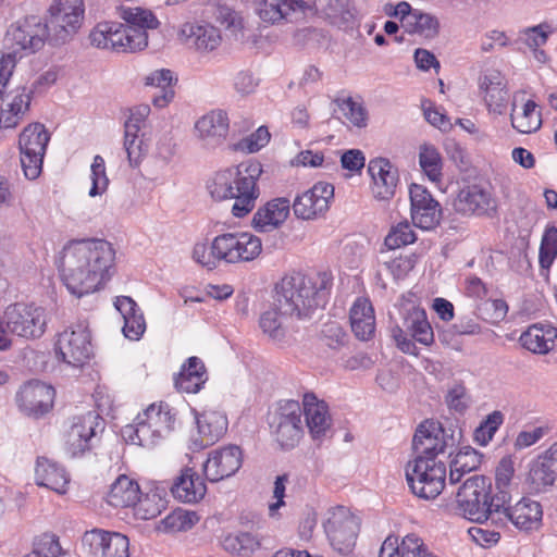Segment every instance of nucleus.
Listing matches in <instances>:
<instances>
[{
  "instance_id": "nucleus-1",
  "label": "nucleus",
  "mask_w": 557,
  "mask_h": 557,
  "mask_svg": "<svg viewBox=\"0 0 557 557\" xmlns=\"http://www.w3.org/2000/svg\"><path fill=\"white\" fill-rule=\"evenodd\" d=\"M115 259L112 245L104 239H85L63 250L60 271L71 294L78 298L94 293L110 280Z\"/></svg>"
},
{
  "instance_id": "nucleus-2",
  "label": "nucleus",
  "mask_w": 557,
  "mask_h": 557,
  "mask_svg": "<svg viewBox=\"0 0 557 557\" xmlns=\"http://www.w3.org/2000/svg\"><path fill=\"white\" fill-rule=\"evenodd\" d=\"M331 287V276L325 272L315 276L294 273L285 275L275 285L273 301L285 314L302 319L325 306Z\"/></svg>"
},
{
  "instance_id": "nucleus-3",
  "label": "nucleus",
  "mask_w": 557,
  "mask_h": 557,
  "mask_svg": "<svg viewBox=\"0 0 557 557\" xmlns=\"http://www.w3.org/2000/svg\"><path fill=\"white\" fill-rule=\"evenodd\" d=\"M262 252V240L249 232L223 233L210 246L199 243L193 249V259L207 268L216 269L221 263L235 264L257 259Z\"/></svg>"
},
{
  "instance_id": "nucleus-4",
  "label": "nucleus",
  "mask_w": 557,
  "mask_h": 557,
  "mask_svg": "<svg viewBox=\"0 0 557 557\" xmlns=\"http://www.w3.org/2000/svg\"><path fill=\"white\" fill-rule=\"evenodd\" d=\"M262 172L260 164H250L243 173L239 169H226L214 174L207 188L215 200L234 199L232 213L236 218L247 215L259 197L257 177Z\"/></svg>"
},
{
  "instance_id": "nucleus-5",
  "label": "nucleus",
  "mask_w": 557,
  "mask_h": 557,
  "mask_svg": "<svg viewBox=\"0 0 557 557\" xmlns=\"http://www.w3.org/2000/svg\"><path fill=\"white\" fill-rule=\"evenodd\" d=\"M119 16L124 23L116 22L111 35V44L106 50L114 52H135L148 46V29H156L159 21L149 10L141 8H119Z\"/></svg>"
},
{
  "instance_id": "nucleus-6",
  "label": "nucleus",
  "mask_w": 557,
  "mask_h": 557,
  "mask_svg": "<svg viewBox=\"0 0 557 557\" xmlns=\"http://www.w3.org/2000/svg\"><path fill=\"white\" fill-rule=\"evenodd\" d=\"M460 515L466 519L484 523L488 520L497 523L504 506L495 507L494 493L490 480L483 475H473L467 479L459 487L456 496Z\"/></svg>"
},
{
  "instance_id": "nucleus-7",
  "label": "nucleus",
  "mask_w": 557,
  "mask_h": 557,
  "mask_svg": "<svg viewBox=\"0 0 557 557\" xmlns=\"http://www.w3.org/2000/svg\"><path fill=\"white\" fill-rule=\"evenodd\" d=\"M46 325L42 307L21 302L9 306L3 315H0V350L11 347L10 334L35 339L44 335Z\"/></svg>"
},
{
  "instance_id": "nucleus-8",
  "label": "nucleus",
  "mask_w": 557,
  "mask_h": 557,
  "mask_svg": "<svg viewBox=\"0 0 557 557\" xmlns=\"http://www.w3.org/2000/svg\"><path fill=\"white\" fill-rule=\"evenodd\" d=\"M401 323L392 327V337L396 342L397 347L408 355H418L414 341L430 346L434 342V332L428 321L426 312L420 307L413 305H405L400 309Z\"/></svg>"
},
{
  "instance_id": "nucleus-9",
  "label": "nucleus",
  "mask_w": 557,
  "mask_h": 557,
  "mask_svg": "<svg viewBox=\"0 0 557 557\" xmlns=\"http://www.w3.org/2000/svg\"><path fill=\"white\" fill-rule=\"evenodd\" d=\"M446 466L442 460L414 458L406 467V480L411 492L423 499H434L443 491Z\"/></svg>"
},
{
  "instance_id": "nucleus-10",
  "label": "nucleus",
  "mask_w": 557,
  "mask_h": 557,
  "mask_svg": "<svg viewBox=\"0 0 557 557\" xmlns=\"http://www.w3.org/2000/svg\"><path fill=\"white\" fill-rule=\"evenodd\" d=\"M83 20V0H54L44 22L50 42L61 45L69 41L81 28Z\"/></svg>"
},
{
  "instance_id": "nucleus-11",
  "label": "nucleus",
  "mask_w": 557,
  "mask_h": 557,
  "mask_svg": "<svg viewBox=\"0 0 557 557\" xmlns=\"http://www.w3.org/2000/svg\"><path fill=\"white\" fill-rule=\"evenodd\" d=\"M50 135L41 123H32L20 134L21 165L27 180H35L40 175Z\"/></svg>"
},
{
  "instance_id": "nucleus-12",
  "label": "nucleus",
  "mask_w": 557,
  "mask_h": 557,
  "mask_svg": "<svg viewBox=\"0 0 557 557\" xmlns=\"http://www.w3.org/2000/svg\"><path fill=\"white\" fill-rule=\"evenodd\" d=\"M57 356L73 368L83 367L92 355L91 336L87 324L77 323L59 334Z\"/></svg>"
},
{
  "instance_id": "nucleus-13",
  "label": "nucleus",
  "mask_w": 557,
  "mask_h": 557,
  "mask_svg": "<svg viewBox=\"0 0 557 557\" xmlns=\"http://www.w3.org/2000/svg\"><path fill=\"white\" fill-rule=\"evenodd\" d=\"M46 40L50 41V36L45 23L40 17L32 15L10 26L4 37V47L18 54L23 51L33 53L41 49Z\"/></svg>"
},
{
  "instance_id": "nucleus-14",
  "label": "nucleus",
  "mask_w": 557,
  "mask_h": 557,
  "mask_svg": "<svg viewBox=\"0 0 557 557\" xmlns=\"http://www.w3.org/2000/svg\"><path fill=\"white\" fill-rule=\"evenodd\" d=\"M301 406L296 400L280 403L270 426L283 449L294 448L302 436Z\"/></svg>"
},
{
  "instance_id": "nucleus-15",
  "label": "nucleus",
  "mask_w": 557,
  "mask_h": 557,
  "mask_svg": "<svg viewBox=\"0 0 557 557\" xmlns=\"http://www.w3.org/2000/svg\"><path fill=\"white\" fill-rule=\"evenodd\" d=\"M454 431L446 430L440 422L424 421L417 429L412 447L416 458H429L438 460L437 456L444 454L447 448L455 446Z\"/></svg>"
},
{
  "instance_id": "nucleus-16",
  "label": "nucleus",
  "mask_w": 557,
  "mask_h": 557,
  "mask_svg": "<svg viewBox=\"0 0 557 557\" xmlns=\"http://www.w3.org/2000/svg\"><path fill=\"white\" fill-rule=\"evenodd\" d=\"M323 527L335 550L343 555L352 550L359 525L356 517L346 507L338 506L331 509Z\"/></svg>"
},
{
  "instance_id": "nucleus-17",
  "label": "nucleus",
  "mask_w": 557,
  "mask_h": 557,
  "mask_svg": "<svg viewBox=\"0 0 557 557\" xmlns=\"http://www.w3.org/2000/svg\"><path fill=\"white\" fill-rule=\"evenodd\" d=\"M104 430V420L96 411L75 417L66 435V450L72 457L79 456L94 446V441Z\"/></svg>"
},
{
  "instance_id": "nucleus-18",
  "label": "nucleus",
  "mask_w": 557,
  "mask_h": 557,
  "mask_svg": "<svg viewBox=\"0 0 557 557\" xmlns=\"http://www.w3.org/2000/svg\"><path fill=\"white\" fill-rule=\"evenodd\" d=\"M54 389L38 380L24 383L17 391L15 400L18 409L26 416L39 418L53 406Z\"/></svg>"
},
{
  "instance_id": "nucleus-19",
  "label": "nucleus",
  "mask_w": 557,
  "mask_h": 557,
  "mask_svg": "<svg viewBox=\"0 0 557 557\" xmlns=\"http://www.w3.org/2000/svg\"><path fill=\"white\" fill-rule=\"evenodd\" d=\"M83 547L91 557H128L127 536L101 529L86 531L82 539Z\"/></svg>"
},
{
  "instance_id": "nucleus-20",
  "label": "nucleus",
  "mask_w": 557,
  "mask_h": 557,
  "mask_svg": "<svg viewBox=\"0 0 557 557\" xmlns=\"http://www.w3.org/2000/svg\"><path fill=\"white\" fill-rule=\"evenodd\" d=\"M333 197L334 186L319 182L310 189L298 195L290 207L297 219L314 220L329 210Z\"/></svg>"
},
{
  "instance_id": "nucleus-21",
  "label": "nucleus",
  "mask_w": 557,
  "mask_h": 557,
  "mask_svg": "<svg viewBox=\"0 0 557 557\" xmlns=\"http://www.w3.org/2000/svg\"><path fill=\"white\" fill-rule=\"evenodd\" d=\"M499 513L496 524L510 521L518 530L525 532L539 530L542 525V506L529 497H522L513 506L505 505Z\"/></svg>"
},
{
  "instance_id": "nucleus-22",
  "label": "nucleus",
  "mask_w": 557,
  "mask_h": 557,
  "mask_svg": "<svg viewBox=\"0 0 557 557\" xmlns=\"http://www.w3.org/2000/svg\"><path fill=\"white\" fill-rule=\"evenodd\" d=\"M243 463V453L236 445H227L209 453L203 472L210 482H219L234 475Z\"/></svg>"
},
{
  "instance_id": "nucleus-23",
  "label": "nucleus",
  "mask_w": 557,
  "mask_h": 557,
  "mask_svg": "<svg viewBox=\"0 0 557 557\" xmlns=\"http://www.w3.org/2000/svg\"><path fill=\"white\" fill-rule=\"evenodd\" d=\"M409 195L413 224L422 230L435 227L442 216L440 203L422 185L412 184Z\"/></svg>"
},
{
  "instance_id": "nucleus-24",
  "label": "nucleus",
  "mask_w": 557,
  "mask_h": 557,
  "mask_svg": "<svg viewBox=\"0 0 557 557\" xmlns=\"http://www.w3.org/2000/svg\"><path fill=\"white\" fill-rule=\"evenodd\" d=\"M453 206L454 210L462 215H491L496 211V201L492 194L479 185L461 188Z\"/></svg>"
},
{
  "instance_id": "nucleus-25",
  "label": "nucleus",
  "mask_w": 557,
  "mask_h": 557,
  "mask_svg": "<svg viewBox=\"0 0 557 557\" xmlns=\"http://www.w3.org/2000/svg\"><path fill=\"white\" fill-rule=\"evenodd\" d=\"M230 128L227 114L213 110L197 120L195 135L207 149H215L224 144Z\"/></svg>"
},
{
  "instance_id": "nucleus-26",
  "label": "nucleus",
  "mask_w": 557,
  "mask_h": 557,
  "mask_svg": "<svg viewBox=\"0 0 557 557\" xmlns=\"http://www.w3.org/2000/svg\"><path fill=\"white\" fill-rule=\"evenodd\" d=\"M372 178V194L375 199L389 200L394 197L399 182L398 169L385 158L372 159L368 164Z\"/></svg>"
},
{
  "instance_id": "nucleus-27",
  "label": "nucleus",
  "mask_w": 557,
  "mask_h": 557,
  "mask_svg": "<svg viewBox=\"0 0 557 557\" xmlns=\"http://www.w3.org/2000/svg\"><path fill=\"white\" fill-rule=\"evenodd\" d=\"M528 482L530 490L535 493L557 486V442L533 462Z\"/></svg>"
},
{
  "instance_id": "nucleus-28",
  "label": "nucleus",
  "mask_w": 557,
  "mask_h": 557,
  "mask_svg": "<svg viewBox=\"0 0 557 557\" xmlns=\"http://www.w3.org/2000/svg\"><path fill=\"white\" fill-rule=\"evenodd\" d=\"M302 0H256V11L263 23L280 24L292 22L297 15L304 14Z\"/></svg>"
},
{
  "instance_id": "nucleus-29",
  "label": "nucleus",
  "mask_w": 557,
  "mask_h": 557,
  "mask_svg": "<svg viewBox=\"0 0 557 557\" xmlns=\"http://www.w3.org/2000/svg\"><path fill=\"white\" fill-rule=\"evenodd\" d=\"M290 201L285 198H275L260 207L253 214L251 225L259 233H269L277 230L288 218Z\"/></svg>"
},
{
  "instance_id": "nucleus-30",
  "label": "nucleus",
  "mask_w": 557,
  "mask_h": 557,
  "mask_svg": "<svg viewBox=\"0 0 557 557\" xmlns=\"http://www.w3.org/2000/svg\"><path fill=\"white\" fill-rule=\"evenodd\" d=\"M181 39L189 47L198 51H212L221 44L220 30L211 24L190 23L182 25Z\"/></svg>"
},
{
  "instance_id": "nucleus-31",
  "label": "nucleus",
  "mask_w": 557,
  "mask_h": 557,
  "mask_svg": "<svg viewBox=\"0 0 557 557\" xmlns=\"http://www.w3.org/2000/svg\"><path fill=\"white\" fill-rule=\"evenodd\" d=\"M484 101L490 112L503 114L506 111L509 92L505 77L498 71H487L480 81Z\"/></svg>"
},
{
  "instance_id": "nucleus-32",
  "label": "nucleus",
  "mask_w": 557,
  "mask_h": 557,
  "mask_svg": "<svg viewBox=\"0 0 557 557\" xmlns=\"http://www.w3.org/2000/svg\"><path fill=\"white\" fill-rule=\"evenodd\" d=\"M379 557H437L432 554L423 540L408 534L399 542L397 536H388L383 542Z\"/></svg>"
},
{
  "instance_id": "nucleus-33",
  "label": "nucleus",
  "mask_w": 557,
  "mask_h": 557,
  "mask_svg": "<svg viewBox=\"0 0 557 557\" xmlns=\"http://www.w3.org/2000/svg\"><path fill=\"white\" fill-rule=\"evenodd\" d=\"M302 413L306 418V424L314 440L325 436L331 426V418L327 405L319 400L314 394H305L302 399Z\"/></svg>"
},
{
  "instance_id": "nucleus-34",
  "label": "nucleus",
  "mask_w": 557,
  "mask_h": 557,
  "mask_svg": "<svg viewBox=\"0 0 557 557\" xmlns=\"http://www.w3.org/2000/svg\"><path fill=\"white\" fill-rule=\"evenodd\" d=\"M36 483L58 494H65L70 484V476L59 463L46 458L37 459L35 469Z\"/></svg>"
},
{
  "instance_id": "nucleus-35",
  "label": "nucleus",
  "mask_w": 557,
  "mask_h": 557,
  "mask_svg": "<svg viewBox=\"0 0 557 557\" xmlns=\"http://www.w3.org/2000/svg\"><path fill=\"white\" fill-rule=\"evenodd\" d=\"M351 331L360 341H369L375 332L374 309L369 299L359 297L349 311Z\"/></svg>"
},
{
  "instance_id": "nucleus-36",
  "label": "nucleus",
  "mask_w": 557,
  "mask_h": 557,
  "mask_svg": "<svg viewBox=\"0 0 557 557\" xmlns=\"http://www.w3.org/2000/svg\"><path fill=\"white\" fill-rule=\"evenodd\" d=\"M520 343L533 354L546 355L557 345V329L552 325L533 324L521 334Z\"/></svg>"
},
{
  "instance_id": "nucleus-37",
  "label": "nucleus",
  "mask_w": 557,
  "mask_h": 557,
  "mask_svg": "<svg viewBox=\"0 0 557 557\" xmlns=\"http://www.w3.org/2000/svg\"><path fill=\"white\" fill-rule=\"evenodd\" d=\"M201 446L213 445L221 440L227 431L226 416L216 410H206L196 417Z\"/></svg>"
},
{
  "instance_id": "nucleus-38",
  "label": "nucleus",
  "mask_w": 557,
  "mask_h": 557,
  "mask_svg": "<svg viewBox=\"0 0 557 557\" xmlns=\"http://www.w3.org/2000/svg\"><path fill=\"white\" fill-rule=\"evenodd\" d=\"M208 380L203 362L198 357H190L175 377V387L184 393H198Z\"/></svg>"
},
{
  "instance_id": "nucleus-39",
  "label": "nucleus",
  "mask_w": 557,
  "mask_h": 557,
  "mask_svg": "<svg viewBox=\"0 0 557 557\" xmlns=\"http://www.w3.org/2000/svg\"><path fill=\"white\" fill-rule=\"evenodd\" d=\"M172 494L184 503H196L203 498L206 484L191 469H185L174 482Z\"/></svg>"
},
{
  "instance_id": "nucleus-40",
  "label": "nucleus",
  "mask_w": 557,
  "mask_h": 557,
  "mask_svg": "<svg viewBox=\"0 0 557 557\" xmlns=\"http://www.w3.org/2000/svg\"><path fill=\"white\" fill-rule=\"evenodd\" d=\"M139 498L140 488L138 483L124 474L114 481L107 495L108 504L115 508L135 506Z\"/></svg>"
},
{
  "instance_id": "nucleus-41",
  "label": "nucleus",
  "mask_w": 557,
  "mask_h": 557,
  "mask_svg": "<svg viewBox=\"0 0 557 557\" xmlns=\"http://www.w3.org/2000/svg\"><path fill=\"white\" fill-rule=\"evenodd\" d=\"M293 314H285L274 304L260 314L259 326L262 333L272 342H285L288 334L287 319Z\"/></svg>"
},
{
  "instance_id": "nucleus-42",
  "label": "nucleus",
  "mask_w": 557,
  "mask_h": 557,
  "mask_svg": "<svg viewBox=\"0 0 557 557\" xmlns=\"http://www.w3.org/2000/svg\"><path fill=\"white\" fill-rule=\"evenodd\" d=\"M139 416L143 421H147L157 435L165 437L174 429L175 414L172 413L168 404H151L146 410L139 413Z\"/></svg>"
},
{
  "instance_id": "nucleus-43",
  "label": "nucleus",
  "mask_w": 557,
  "mask_h": 557,
  "mask_svg": "<svg viewBox=\"0 0 557 557\" xmlns=\"http://www.w3.org/2000/svg\"><path fill=\"white\" fill-rule=\"evenodd\" d=\"M515 473L513 461L509 457H504L495 471V484L492 486L495 502L498 506H505L511 500V486Z\"/></svg>"
},
{
  "instance_id": "nucleus-44",
  "label": "nucleus",
  "mask_w": 557,
  "mask_h": 557,
  "mask_svg": "<svg viewBox=\"0 0 557 557\" xmlns=\"http://www.w3.org/2000/svg\"><path fill=\"white\" fill-rule=\"evenodd\" d=\"M510 120L512 127L522 134H531L542 126V113L533 100H528L521 112H516V106L512 104Z\"/></svg>"
},
{
  "instance_id": "nucleus-45",
  "label": "nucleus",
  "mask_w": 557,
  "mask_h": 557,
  "mask_svg": "<svg viewBox=\"0 0 557 557\" xmlns=\"http://www.w3.org/2000/svg\"><path fill=\"white\" fill-rule=\"evenodd\" d=\"M482 462V455L472 447H463L450 461L449 481L458 483L463 474L476 470Z\"/></svg>"
},
{
  "instance_id": "nucleus-46",
  "label": "nucleus",
  "mask_w": 557,
  "mask_h": 557,
  "mask_svg": "<svg viewBox=\"0 0 557 557\" xmlns=\"http://www.w3.org/2000/svg\"><path fill=\"white\" fill-rule=\"evenodd\" d=\"M173 73L170 70H158L146 77V85L158 88L152 102L158 108L165 107L174 97Z\"/></svg>"
},
{
  "instance_id": "nucleus-47",
  "label": "nucleus",
  "mask_w": 557,
  "mask_h": 557,
  "mask_svg": "<svg viewBox=\"0 0 557 557\" xmlns=\"http://www.w3.org/2000/svg\"><path fill=\"white\" fill-rule=\"evenodd\" d=\"M406 30L425 39H433L438 35L440 22L432 14L414 10V13L408 17Z\"/></svg>"
},
{
  "instance_id": "nucleus-48",
  "label": "nucleus",
  "mask_w": 557,
  "mask_h": 557,
  "mask_svg": "<svg viewBox=\"0 0 557 557\" xmlns=\"http://www.w3.org/2000/svg\"><path fill=\"white\" fill-rule=\"evenodd\" d=\"M123 436L132 444L143 447H152L160 438H163L162 435H157L147 421H143V419H140L139 414L137 416L134 425L125 426L123 430Z\"/></svg>"
},
{
  "instance_id": "nucleus-49",
  "label": "nucleus",
  "mask_w": 557,
  "mask_h": 557,
  "mask_svg": "<svg viewBox=\"0 0 557 557\" xmlns=\"http://www.w3.org/2000/svg\"><path fill=\"white\" fill-rule=\"evenodd\" d=\"M222 547L227 553L246 557L259 547V542L251 533L239 532L225 535L222 540Z\"/></svg>"
},
{
  "instance_id": "nucleus-50",
  "label": "nucleus",
  "mask_w": 557,
  "mask_h": 557,
  "mask_svg": "<svg viewBox=\"0 0 557 557\" xmlns=\"http://www.w3.org/2000/svg\"><path fill=\"white\" fill-rule=\"evenodd\" d=\"M419 163L422 171L432 182L442 177V158L434 146L423 145L420 147Z\"/></svg>"
},
{
  "instance_id": "nucleus-51",
  "label": "nucleus",
  "mask_w": 557,
  "mask_h": 557,
  "mask_svg": "<svg viewBox=\"0 0 557 557\" xmlns=\"http://www.w3.org/2000/svg\"><path fill=\"white\" fill-rule=\"evenodd\" d=\"M348 0H314L313 7L315 12L327 18L332 24H339L346 21Z\"/></svg>"
},
{
  "instance_id": "nucleus-52",
  "label": "nucleus",
  "mask_w": 557,
  "mask_h": 557,
  "mask_svg": "<svg viewBox=\"0 0 557 557\" xmlns=\"http://www.w3.org/2000/svg\"><path fill=\"white\" fill-rule=\"evenodd\" d=\"M504 422V414L495 410L487 414V417L480 423L474 431V440L481 446H486L493 438L498 428Z\"/></svg>"
},
{
  "instance_id": "nucleus-53",
  "label": "nucleus",
  "mask_w": 557,
  "mask_h": 557,
  "mask_svg": "<svg viewBox=\"0 0 557 557\" xmlns=\"http://www.w3.org/2000/svg\"><path fill=\"white\" fill-rule=\"evenodd\" d=\"M417 237L411 225L404 221L392 227L385 237L384 244L388 249H397L414 243Z\"/></svg>"
},
{
  "instance_id": "nucleus-54",
  "label": "nucleus",
  "mask_w": 557,
  "mask_h": 557,
  "mask_svg": "<svg viewBox=\"0 0 557 557\" xmlns=\"http://www.w3.org/2000/svg\"><path fill=\"white\" fill-rule=\"evenodd\" d=\"M335 103L354 126L359 128L367 126L368 113L361 103L355 102L350 97L336 99Z\"/></svg>"
},
{
  "instance_id": "nucleus-55",
  "label": "nucleus",
  "mask_w": 557,
  "mask_h": 557,
  "mask_svg": "<svg viewBox=\"0 0 557 557\" xmlns=\"http://www.w3.org/2000/svg\"><path fill=\"white\" fill-rule=\"evenodd\" d=\"M557 257V228L550 227L543 235L539 262L542 270H549L555 258Z\"/></svg>"
},
{
  "instance_id": "nucleus-56",
  "label": "nucleus",
  "mask_w": 557,
  "mask_h": 557,
  "mask_svg": "<svg viewBox=\"0 0 557 557\" xmlns=\"http://www.w3.org/2000/svg\"><path fill=\"white\" fill-rule=\"evenodd\" d=\"M90 172L91 188L89 189L88 195L90 197L102 195L108 188L109 178L106 173L104 159L101 156H95L90 166Z\"/></svg>"
},
{
  "instance_id": "nucleus-57",
  "label": "nucleus",
  "mask_w": 557,
  "mask_h": 557,
  "mask_svg": "<svg viewBox=\"0 0 557 557\" xmlns=\"http://www.w3.org/2000/svg\"><path fill=\"white\" fill-rule=\"evenodd\" d=\"M124 149L131 165H136L140 162L141 158L147 153L148 146L138 136V132L127 133L125 129L124 135Z\"/></svg>"
},
{
  "instance_id": "nucleus-58",
  "label": "nucleus",
  "mask_w": 557,
  "mask_h": 557,
  "mask_svg": "<svg viewBox=\"0 0 557 557\" xmlns=\"http://www.w3.org/2000/svg\"><path fill=\"white\" fill-rule=\"evenodd\" d=\"M21 58L22 54H18L13 49H8L7 52L0 51V99L3 96L10 77L12 76L16 61Z\"/></svg>"
},
{
  "instance_id": "nucleus-59",
  "label": "nucleus",
  "mask_w": 557,
  "mask_h": 557,
  "mask_svg": "<svg viewBox=\"0 0 557 557\" xmlns=\"http://www.w3.org/2000/svg\"><path fill=\"white\" fill-rule=\"evenodd\" d=\"M322 341L332 349H339L346 344L347 334L339 323L329 322L321 331Z\"/></svg>"
},
{
  "instance_id": "nucleus-60",
  "label": "nucleus",
  "mask_w": 557,
  "mask_h": 557,
  "mask_svg": "<svg viewBox=\"0 0 557 557\" xmlns=\"http://www.w3.org/2000/svg\"><path fill=\"white\" fill-rule=\"evenodd\" d=\"M270 140V133L265 126H260L250 136L243 138L236 146L237 149L252 153L259 151Z\"/></svg>"
},
{
  "instance_id": "nucleus-61",
  "label": "nucleus",
  "mask_w": 557,
  "mask_h": 557,
  "mask_svg": "<svg viewBox=\"0 0 557 557\" xmlns=\"http://www.w3.org/2000/svg\"><path fill=\"white\" fill-rule=\"evenodd\" d=\"M33 550L37 557H58L61 546L58 537L46 533L36 539Z\"/></svg>"
},
{
  "instance_id": "nucleus-62",
  "label": "nucleus",
  "mask_w": 557,
  "mask_h": 557,
  "mask_svg": "<svg viewBox=\"0 0 557 557\" xmlns=\"http://www.w3.org/2000/svg\"><path fill=\"white\" fill-rule=\"evenodd\" d=\"M113 27H116V22L106 21L98 23L89 34L91 46L98 49H107L108 44H111Z\"/></svg>"
},
{
  "instance_id": "nucleus-63",
  "label": "nucleus",
  "mask_w": 557,
  "mask_h": 557,
  "mask_svg": "<svg viewBox=\"0 0 557 557\" xmlns=\"http://www.w3.org/2000/svg\"><path fill=\"white\" fill-rule=\"evenodd\" d=\"M445 401L450 410L462 413L468 408L469 396L461 384H455L446 394Z\"/></svg>"
},
{
  "instance_id": "nucleus-64",
  "label": "nucleus",
  "mask_w": 557,
  "mask_h": 557,
  "mask_svg": "<svg viewBox=\"0 0 557 557\" xmlns=\"http://www.w3.org/2000/svg\"><path fill=\"white\" fill-rule=\"evenodd\" d=\"M218 20L235 38L242 35L244 22L237 12L228 8H220Z\"/></svg>"
}]
</instances>
